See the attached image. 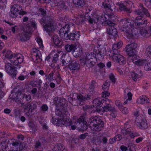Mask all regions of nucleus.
<instances>
[{"label": "nucleus", "mask_w": 151, "mask_h": 151, "mask_svg": "<svg viewBox=\"0 0 151 151\" xmlns=\"http://www.w3.org/2000/svg\"><path fill=\"white\" fill-rule=\"evenodd\" d=\"M115 104L120 110H122L123 106L122 105V104L119 100H116V101Z\"/></svg>", "instance_id": "4d7b16f0"}, {"label": "nucleus", "mask_w": 151, "mask_h": 151, "mask_svg": "<svg viewBox=\"0 0 151 151\" xmlns=\"http://www.w3.org/2000/svg\"><path fill=\"white\" fill-rule=\"evenodd\" d=\"M100 108V107H99V108H98L96 109V111L98 113L107 112L108 111H109L110 112L115 108L114 106L109 104H107L104 107H103L102 109H101Z\"/></svg>", "instance_id": "ddd939ff"}, {"label": "nucleus", "mask_w": 151, "mask_h": 151, "mask_svg": "<svg viewBox=\"0 0 151 151\" xmlns=\"http://www.w3.org/2000/svg\"><path fill=\"white\" fill-rule=\"evenodd\" d=\"M101 99L100 98H97L94 99L93 102V106L95 107H99L101 103Z\"/></svg>", "instance_id": "e433bc0d"}, {"label": "nucleus", "mask_w": 151, "mask_h": 151, "mask_svg": "<svg viewBox=\"0 0 151 151\" xmlns=\"http://www.w3.org/2000/svg\"><path fill=\"white\" fill-rule=\"evenodd\" d=\"M68 6V2L63 1V3H62L61 4H60L59 6H60V8H61V9H65L67 8Z\"/></svg>", "instance_id": "a18cd8bd"}, {"label": "nucleus", "mask_w": 151, "mask_h": 151, "mask_svg": "<svg viewBox=\"0 0 151 151\" xmlns=\"http://www.w3.org/2000/svg\"><path fill=\"white\" fill-rule=\"evenodd\" d=\"M77 98L79 101L81 102H83L86 100H89L90 96L89 95H83L81 94L77 95Z\"/></svg>", "instance_id": "cd10ccee"}, {"label": "nucleus", "mask_w": 151, "mask_h": 151, "mask_svg": "<svg viewBox=\"0 0 151 151\" xmlns=\"http://www.w3.org/2000/svg\"><path fill=\"white\" fill-rule=\"evenodd\" d=\"M97 51L96 55L97 56V59L99 60L103 58L106 52V48L104 47L99 46V49L97 50Z\"/></svg>", "instance_id": "4468645a"}, {"label": "nucleus", "mask_w": 151, "mask_h": 151, "mask_svg": "<svg viewBox=\"0 0 151 151\" xmlns=\"http://www.w3.org/2000/svg\"><path fill=\"white\" fill-rule=\"evenodd\" d=\"M97 49H94L93 50V52H91L88 53L86 55L84 59H90V60L93 62V61H96L97 58L96 56V53H97Z\"/></svg>", "instance_id": "f8f14e48"}, {"label": "nucleus", "mask_w": 151, "mask_h": 151, "mask_svg": "<svg viewBox=\"0 0 151 151\" xmlns=\"http://www.w3.org/2000/svg\"><path fill=\"white\" fill-rule=\"evenodd\" d=\"M6 4V0H0V7L1 8L5 6Z\"/></svg>", "instance_id": "e2e57ef3"}, {"label": "nucleus", "mask_w": 151, "mask_h": 151, "mask_svg": "<svg viewBox=\"0 0 151 151\" xmlns=\"http://www.w3.org/2000/svg\"><path fill=\"white\" fill-rule=\"evenodd\" d=\"M121 110L122 111L123 113L125 114H127L129 112V110L127 108L123 107L122 109V110Z\"/></svg>", "instance_id": "774afa93"}, {"label": "nucleus", "mask_w": 151, "mask_h": 151, "mask_svg": "<svg viewBox=\"0 0 151 151\" xmlns=\"http://www.w3.org/2000/svg\"><path fill=\"white\" fill-rule=\"evenodd\" d=\"M110 83L109 82L105 81L102 86V88L105 91H107L109 89Z\"/></svg>", "instance_id": "c03bdc74"}, {"label": "nucleus", "mask_w": 151, "mask_h": 151, "mask_svg": "<svg viewBox=\"0 0 151 151\" xmlns=\"http://www.w3.org/2000/svg\"><path fill=\"white\" fill-rule=\"evenodd\" d=\"M113 55H111L113 60L121 65H123L126 63L125 58L122 55L113 52Z\"/></svg>", "instance_id": "423d86ee"}, {"label": "nucleus", "mask_w": 151, "mask_h": 151, "mask_svg": "<svg viewBox=\"0 0 151 151\" xmlns=\"http://www.w3.org/2000/svg\"><path fill=\"white\" fill-rule=\"evenodd\" d=\"M126 4H121L119 5V8L121 11L124 10L126 12L130 13L131 12V10L129 7L128 5L129 3H125Z\"/></svg>", "instance_id": "5701e85b"}, {"label": "nucleus", "mask_w": 151, "mask_h": 151, "mask_svg": "<svg viewBox=\"0 0 151 151\" xmlns=\"http://www.w3.org/2000/svg\"><path fill=\"white\" fill-rule=\"evenodd\" d=\"M22 10V7L20 5L16 4H14L10 9L9 15L11 17L15 18L18 16V14L20 15L25 14L26 12L21 11Z\"/></svg>", "instance_id": "20e7f679"}, {"label": "nucleus", "mask_w": 151, "mask_h": 151, "mask_svg": "<svg viewBox=\"0 0 151 151\" xmlns=\"http://www.w3.org/2000/svg\"><path fill=\"white\" fill-rule=\"evenodd\" d=\"M124 92L125 93V95H127L128 96V99H127L123 103V104L125 105L128 103L129 100L130 101L132 100V94L131 92L129 91V90L128 88L125 89L124 91Z\"/></svg>", "instance_id": "bb28decb"}, {"label": "nucleus", "mask_w": 151, "mask_h": 151, "mask_svg": "<svg viewBox=\"0 0 151 151\" xmlns=\"http://www.w3.org/2000/svg\"><path fill=\"white\" fill-rule=\"evenodd\" d=\"M142 10L143 11V13H144L147 17H150V14L149 13L147 9L145 8L144 7H142Z\"/></svg>", "instance_id": "680f3d73"}, {"label": "nucleus", "mask_w": 151, "mask_h": 151, "mask_svg": "<svg viewBox=\"0 0 151 151\" xmlns=\"http://www.w3.org/2000/svg\"><path fill=\"white\" fill-rule=\"evenodd\" d=\"M135 53L132 55H129V57L128 59L129 60H132V62L134 63V62L135 61H137L138 59L137 58V56L135 55Z\"/></svg>", "instance_id": "8fccbe9b"}, {"label": "nucleus", "mask_w": 151, "mask_h": 151, "mask_svg": "<svg viewBox=\"0 0 151 151\" xmlns=\"http://www.w3.org/2000/svg\"><path fill=\"white\" fill-rule=\"evenodd\" d=\"M23 60V57L19 53L14 54L13 57L11 58L10 62L14 65H17L22 63Z\"/></svg>", "instance_id": "6e6552de"}, {"label": "nucleus", "mask_w": 151, "mask_h": 151, "mask_svg": "<svg viewBox=\"0 0 151 151\" xmlns=\"http://www.w3.org/2000/svg\"><path fill=\"white\" fill-rule=\"evenodd\" d=\"M73 3L78 6L83 7L85 4V0H73Z\"/></svg>", "instance_id": "f704fd0d"}, {"label": "nucleus", "mask_w": 151, "mask_h": 151, "mask_svg": "<svg viewBox=\"0 0 151 151\" xmlns=\"http://www.w3.org/2000/svg\"><path fill=\"white\" fill-rule=\"evenodd\" d=\"M76 46V44H67L65 46V48L67 52H72L73 53Z\"/></svg>", "instance_id": "c85d7f7f"}, {"label": "nucleus", "mask_w": 151, "mask_h": 151, "mask_svg": "<svg viewBox=\"0 0 151 151\" xmlns=\"http://www.w3.org/2000/svg\"><path fill=\"white\" fill-rule=\"evenodd\" d=\"M136 124L141 129H145L148 127L147 123L145 119L141 118L140 120Z\"/></svg>", "instance_id": "dca6fc26"}, {"label": "nucleus", "mask_w": 151, "mask_h": 151, "mask_svg": "<svg viewBox=\"0 0 151 151\" xmlns=\"http://www.w3.org/2000/svg\"><path fill=\"white\" fill-rule=\"evenodd\" d=\"M3 56H5L6 58H8L10 61L11 60V58H12L14 55L12 51L10 50H4L2 52Z\"/></svg>", "instance_id": "4be33fe9"}, {"label": "nucleus", "mask_w": 151, "mask_h": 151, "mask_svg": "<svg viewBox=\"0 0 151 151\" xmlns=\"http://www.w3.org/2000/svg\"><path fill=\"white\" fill-rule=\"evenodd\" d=\"M59 98L58 97H55L53 99V103L56 105H58L59 102Z\"/></svg>", "instance_id": "338daca9"}, {"label": "nucleus", "mask_w": 151, "mask_h": 151, "mask_svg": "<svg viewBox=\"0 0 151 151\" xmlns=\"http://www.w3.org/2000/svg\"><path fill=\"white\" fill-rule=\"evenodd\" d=\"M31 33L29 32L24 31L21 34L20 39L22 41H25L28 39Z\"/></svg>", "instance_id": "a878e982"}, {"label": "nucleus", "mask_w": 151, "mask_h": 151, "mask_svg": "<svg viewBox=\"0 0 151 151\" xmlns=\"http://www.w3.org/2000/svg\"><path fill=\"white\" fill-rule=\"evenodd\" d=\"M146 62L145 60L138 59L134 62V64L137 66H142L144 65Z\"/></svg>", "instance_id": "58836bf2"}, {"label": "nucleus", "mask_w": 151, "mask_h": 151, "mask_svg": "<svg viewBox=\"0 0 151 151\" xmlns=\"http://www.w3.org/2000/svg\"><path fill=\"white\" fill-rule=\"evenodd\" d=\"M110 115L111 118H115L117 115V111L114 108V110H112L110 112Z\"/></svg>", "instance_id": "864d4df0"}, {"label": "nucleus", "mask_w": 151, "mask_h": 151, "mask_svg": "<svg viewBox=\"0 0 151 151\" xmlns=\"http://www.w3.org/2000/svg\"><path fill=\"white\" fill-rule=\"evenodd\" d=\"M53 41L55 44L58 46H60L63 44V42L58 35H54L52 37Z\"/></svg>", "instance_id": "b1692460"}, {"label": "nucleus", "mask_w": 151, "mask_h": 151, "mask_svg": "<svg viewBox=\"0 0 151 151\" xmlns=\"http://www.w3.org/2000/svg\"><path fill=\"white\" fill-rule=\"evenodd\" d=\"M104 8L109 10L111 12H113L114 9V5L113 4H110L109 1L107 0H105L102 4Z\"/></svg>", "instance_id": "6ab92c4d"}, {"label": "nucleus", "mask_w": 151, "mask_h": 151, "mask_svg": "<svg viewBox=\"0 0 151 151\" xmlns=\"http://www.w3.org/2000/svg\"><path fill=\"white\" fill-rule=\"evenodd\" d=\"M83 18L80 15L78 16L76 19V23L79 24L81 22L83 21Z\"/></svg>", "instance_id": "603ef678"}, {"label": "nucleus", "mask_w": 151, "mask_h": 151, "mask_svg": "<svg viewBox=\"0 0 151 151\" xmlns=\"http://www.w3.org/2000/svg\"><path fill=\"white\" fill-rule=\"evenodd\" d=\"M69 121L71 123V124L70 126L71 125H72L71 126V129L73 130H74L76 128V127H78V124H77L76 122V121H74L73 120V121H71L70 120V119L69 118Z\"/></svg>", "instance_id": "09e8293b"}, {"label": "nucleus", "mask_w": 151, "mask_h": 151, "mask_svg": "<svg viewBox=\"0 0 151 151\" xmlns=\"http://www.w3.org/2000/svg\"><path fill=\"white\" fill-rule=\"evenodd\" d=\"M127 123H125L124 124V129L121 130L122 133L124 136H126L127 135L129 134L130 130L128 129L129 127H127Z\"/></svg>", "instance_id": "c9c22d12"}, {"label": "nucleus", "mask_w": 151, "mask_h": 151, "mask_svg": "<svg viewBox=\"0 0 151 151\" xmlns=\"http://www.w3.org/2000/svg\"><path fill=\"white\" fill-rule=\"evenodd\" d=\"M147 22L146 19L142 18L140 16L136 17L134 21L127 18H123L120 20V24L122 25V29L129 39L132 38L133 37L132 29L133 28L134 24L137 27L139 28L145 26Z\"/></svg>", "instance_id": "f257e3e1"}, {"label": "nucleus", "mask_w": 151, "mask_h": 151, "mask_svg": "<svg viewBox=\"0 0 151 151\" xmlns=\"http://www.w3.org/2000/svg\"><path fill=\"white\" fill-rule=\"evenodd\" d=\"M23 89L20 88L19 90L15 92L13 95L12 99L14 101L16 100L19 99V97L22 95V92L23 91Z\"/></svg>", "instance_id": "72a5a7b5"}, {"label": "nucleus", "mask_w": 151, "mask_h": 151, "mask_svg": "<svg viewBox=\"0 0 151 151\" xmlns=\"http://www.w3.org/2000/svg\"><path fill=\"white\" fill-rule=\"evenodd\" d=\"M5 70L7 73L13 76H16V72L15 68L10 63L6 64L5 65Z\"/></svg>", "instance_id": "9b49d317"}, {"label": "nucleus", "mask_w": 151, "mask_h": 151, "mask_svg": "<svg viewBox=\"0 0 151 151\" xmlns=\"http://www.w3.org/2000/svg\"><path fill=\"white\" fill-rule=\"evenodd\" d=\"M21 96L23 98H24L26 99V101L28 102H29L31 101V97L30 95H27L25 93H22Z\"/></svg>", "instance_id": "37998d69"}, {"label": "nucleus", "mask_w": 151, "mask_h": 151, "mask_svg": "<svg viewBox=\"0 0 151 151\" xmlns=\"http://www.w3.org/2000/svg\"><path fill=\"white\" fill-rule=\"evenodd\" d=\"M149 99L145 96H142L139 97L138 100L137 102L138 103L143 104L147 103L149 102Z\"/></svg>", "instance_id": "473e14b6"}, {"label": "nucleus", "mask_w": 151, "mask_h": 151, "mask_svg": "<svg viewBox=\"0 0 151 151\" xmlns=\"http://www.w3.org/2000/svg\"><path fill=\"white\" fill-rule=\"evenodd\" d=\"M57 25L53 21H50L49 23L44 26V28L49 35L51 32H53L57 28Z\"/></svg>", "instance_id": "1a4fd4ad"}, {"label": "nucleus", "mask_w": 151, "mask_h": 151, "mask_svg": "<svg viewBox=\"0 0 151 151\" xmlns=\"http://www.w3.org/2000/svg\"><path fill=\"white\" fill-rule=\"evenodd\" d=\"M145 53L147 56L151 57V46H149L146 48Z\"/></svg>", "instance_id": "5fc2aeb1"}, {"label": "nucleus", "mask_w": 151, "mask_h": 151, "mask_svg": "<svg viewBox=\"0 0 151 151\" xmlns=\"http://www.w3.org/2000/svg\"><path fill=\"white\" fill-rule=\"evenodd\" d=\"M52 123L55 124H59L62 126L63 125L66 126H70L71 123L69 121V118L68 116H64L62 117L56 118L53 117L52 120Z\"/></svg>", "instance_id": "7ed1b4c3"}, {"label": "nucleus", "mask_w": 151, "mask_h": 151, "mask_svg": "<svg viewBox=\"0 0 151 151\" xmlns=\"http://www.w3.org/2000/svg\"><path fill=\"white\" fill-rule=\"evenodd\" d=\"M131 138H133L135 137L139 136V135L138 133L132 131H129V134Z\"/></svg>", "instance_id": "de8ad7c7"}, {"label": "nucleus", "mask_w": 151, "mask_h": 151, "mask_svg": "<svg viewBox=\"0 0 151 151\" xmlns=\"http://www.w3.org/2000/svg\"><path fill=\"white\" fill-rule=\"evenodd\" d=\"M6 141H2L0 142V150H1L3 151L6 150L7 146L6 144Z\"/></svg>", "instance_id": "a19ab883"}, {"label": "nucleus", "mask_w": 151, "mask_h": 151, "mask_svg": "<svg viewBox=\"0 0 151 151\" xmlns=\"http://www.w3.org/2000/svg\"><path fill=\"white\" fill-rule=\"evenodd\" d=\"M88 135V133L87 132H86L84 134H81L80 135L79 137L82 139H85L86 137H87Z\"/></svg>", "instance_id": "69168bd1"}, {"label": "nucleus", "mask_w": 151, "mask_h": 151, "mask_svg": "<svg viewBox=\"0 0 151 151\" xmlns=\"http://www.w3.org/2000/svg\"><path fill=\"white\" fill-rule=\"evenodd\" d=\"M145 69L146 70H151V62H149L146 64L144 67Z\"/></svg>", "instance_id": "6e6d98bb"}, {"label": "nucleus", "mask_w": 151, "mask_h": 151, "mask_svg": "<svg viewBox=\"0 0 151 151\" xmlns=\"http://www.w3.org/2000/svg\"><path fill=\"white\" fill-rule=\"evenodd\" d=\"M69 68L72 70H77L80 68V64L76 62H72L70 63L68 65Z\"/></svg>", "instance_id": "412c9836"}, {"label": "nucleus", "mask_w": 151, "mask_h": 151, "mask_svg": "<svg viewBox=\"0 0 151 151\" xmlns=\"http://www.w3.org/2000/svg\"><path fill=\"white\" fill-rule=\"evenodd\" d=\"M11 148L14 151H20L22 149L20 147V143L17 140L14 139L11 143Z\"/></svg>", "instance_id": "a211bd4d"}, {"label": "nucleus", "mask_w": 151, "mask_h": 151, "mask_svg": "<svg viewBox=\"0 0 151 151\" xmlns=\"http://www.w3.org/2000/svg\"><path fill=\"white\" fill-rule=\"evenodd\" d=\"M84 117L83 116H81L78 119H77L76 121V122L77 124L78 125L80 124L81 123H82L84 121Z\"/></svg>", "instance_id": "13d9d810"}, {"label": "nucleus", "mask_w": 151, "mask_h": 151, "mask_svg": "<svg viewBox=\"0 0 151 151\" xmlns=\"http://www.w3.org/2000/svg\"><path fill=\"white\" fill-rule=\"evenodd\" d=\"M70 25L71 24H67L64 26L63 28L60 29L59 32L61 37L64 38V34L68 33L70 28Z\"/></svg>", "instance_id": "f3484780"}, {"label": "nucleus", "mask_w": 151, "mask_h": 151, "mask_svg": "<svg viewBox=\"0 0 151 151\" xmlns=\"http://www.w3.org/2000/svg\"><path fill=\"white\" fill-rule=\"evenodd\" d=\"M122 41H120L114 44L112 46V49L113 50L115 51H113V52H114L118 53V52L117 50L120 48L122 47Z\"/></svg>", "instance_id": "c756f323"}, {"label": "nucleus", "mask_w": 151, "mask_h": 151, "mask_svg": "<svg viewBox=\"0 0 151 151\" xmlns=\"http://www.w3.org/2000/svg\"><path fill=\"white\" fill-rule=\"evenodd\" d=\"M79 32H75V33H70L69 35L68 33L64 34V39L65 40L69 39L70 40H74L78 39L80 36Z\"/></svg>", "instance_id": "9d476101"}, {"label": "nucleus", "mask_w": 151, "mask_h": 151, "mask_svg": "<svg viewBox=\"0 0 151 151\" xmlns=\"http://www.w3.org/2000/svg\"><path fill=\"white\" fill-rule=\"evenodd\" d=\"M55 112L56 115L59 116L60 118L62 117L65 116H67L65 114H63L62 110H61L58 108H56Z\"/></svg>", "instance_id": "79ce46f5"}, {"label": "nucleus", "mask_w": 151, "mask_h": 151, "mask_svg": "<svg viewBox=\"0 0 151 151\" xmlns=\"http://www.w3.org/2000/svg\"><path fill=\"white\" fill-rule=\"evenodd\" d=\"M109 78L112 82L114 83L116 81V78L113 73H111L109 75Z\"/></svg>", "instance_id": "052dcab7"}, {"label": "nucleus", "mask_w": 151, "mask_h": 151, "mask_svg": "<svg viewBox=\"0 0 151 151\" xmlns=\"http://www.w3.org/2000/svg\"><path fill=\"white\" fill-rule=\"evenodd\" d=\"M31 53V57L34 63H38L42 61V59L40 58L41 54L40 51L36 49H33Z\"/></svg>", "instance_id": "39448f33"}, {"label": "nucleus", "mask_w": 151, "mask_h": 151, "mask_svg": "<svg viewBox=\"0 0 151 151\" xmlns=\"http://www.w3.org/2000/svg\"><path fill=\"white\" fill-rule=\"evenodd\" d=\"M89 23L91 24H93V23H97L99 22V23H103L106 20L105 17L104 16H101L99 17H97L96 19H94L91 18H89L88 19Z\"/></svg>", "instance_id": "2eb2a0df"}, {"label": "nucleus", "mask_w": 151, "mask_h": 151, "mask_svg": "<svg viewBox=\"0 0 151 151\" xmlns=\"http://www.w3.org/2000/svg\"><path fill=\"white\" fill-rule=\"evenodd\" d=\"M32 104H33L32 103L31 104H27L26 105L24 109H25L27 110L28 111H29L30 109H34L35 108V106H34Z\"/></svg>", "instance_id": "3c124183"}, {"label": "nucleus", "mask_w": 151, "mask_h": 151, "mask_svg": "<svg viewBox=\"0 0 151 151\" xmlns=\"http://www.w3.org/2000/svg\"><path fill=\"white\" fill-rule=\"evenodd\" d=\"M110 95V93L108 91H105L103 92L102 93V96L103 97H106L109 96Z\"/></svg>", "instance_id": "0e129e2a"}, {"label": "nucleus", "mask_w": 151, "mask_h": 151, "mask_svg": "<svg viewBox=\"0 0 151 151\" xmlns=\"http://www.w3.org/2000/svg\"><path fill=\"white\" fill-rule=\"evenodd\" d=\"M142 9V8L141 9H138L134 12V13L137 15H142L143 14V11Z\"/></svg>", "instance_id": "bf43d9fd"}, {"label": "nucleus", "mask_w": 151, "mask_h": 151, "mask_svg": "<svg viewBox=\"0 0 151 151\" xmlns=\"http://www.w3.org/2000/svg\"><path fill=\"white\" fill-rule=\"evenodd\" d=\"M141 76V71L140 70L139 71L138 74L134 72H132L131 74V76L132 80L135 82H136Z\"/></svg>", "instance_id": "7c9ffc66"}, {"label": "nucleus", "mask_w": 151, "mask_h": 151, "mask_svg": "<svg viewBox=\"0 0 151 151\" xmlns=\"http://www.w3.org/2000/svg\"><path fill=\"white\" fill-rule=\"evenodd\" d=\"M82 53V49L81 47H76L73 51V54L76 57H79L81 56Z\"/></svg>", "instance_id": "393cba45"}, {"label": "nucleus", "mask_w": 151, "mask_h": 151, "mask_svg": "<svg viewBox=\"0 0 151 151\" xmlns=\"http://www.w3.org/2000/svg\"><path fill=\"white\" fill-rule=\"evenodd\" d=\"M140 34L143 37H147L149 36V34L147 31L145 29H142L141 30Z\"/></svg>", "instance_id": "ea45409f"}, {"label": "nucleus", "mask_w": 151, "mask_h": 151, "mask_svg": "<svg viewBox=\"0 0 151 151\" xmlns=\"http://www.w3.org/2000/svg\"><path fill=\"white\" fill-rule=\"evenodd\" d=\"M61 52H62V51H58V50H53L52 52V53H55L53 57V61L55 62L58 60L59 56L58 54L60 53Z\"/></svg>", "instance_id": "4c0bfd02"}, {"label": "nucleus", "mask_w": 151, "mask_h": 151, "mask_svg": "<svg viewBox=\"0 0 151 151\" xmlns=\"http://www.w3.org/2000/svg\"><path fill=\"white\" fill-rule=\"evenodd\" d=\"M54 73L53 72H51L48 76L46 75V77L47 76L46 78L47 79H48L50 81H52L54 80V79L53 78Z\"/></svg>", "instance_id": "49530a36"}, {"label": "nucleus", "mask_w": 151, "mask_h": 151, "mask_svg": "<svg viewBox=\"0 0 151 151\" xmlns=\"http://www.w3.org/2000/svg\"><path fill=\"white\" fill-rule=\"evenodd\" d=\"M137 45L135 43H132L127 45L124 49L125 51L129 55H133L135 52V49Z\"/></svg>", "instance_id": "0eeeda50"}, {"label": "nucleus", "mask_w": 151, "mask_h": 151, "mask_svg": "<svg viewBox=\"0 0 151 151\" xmlns=\"http://www.w3.org/2000/svg\"><path fill=\"white\" fill-rule=\"evenodd\" d=\"M90 59H84L83 61L86 65L89 68H91L95 64L96 61H93V62L91 61Z\"/></svg>", "instance_id": "2f4dec72"}, {"label": "nucleus", "mask_w": 151, "mask_h": 151, "mask_svg": "<svg viewBox=\"0 0 151 151\" xmlns=\"http://www.w3.org/2000/svg\"><path fill=\"white\" fill-rule=\"evenodd\" d=\"M107 32L109 35L116 37L117 36L116 29L114 26L109 27L107 28Z\"/></svg>", "instance_id": "aec40b11"}, {"label": "nucleus", "mask_w": 151, "mask_h": 151, "mask_svg": "<svg viewBox=\"0 0 151 151\" xmlns=\"http://www.w3.org/2000/svg\"><path fill=\"white\" fill-rule=\"evenodd\" d=\"M88 124L91 129L93 131L99 132L101 130L103 127V122L98 116L89 119Z\"/></svg>", "instance_id": "f03ea898"}]
</instances>
